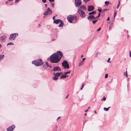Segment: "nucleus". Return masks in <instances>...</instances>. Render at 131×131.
Masks as SVG:
<instances>
[{"mask_svg":"<svg viewBox=\"0 0 131 131\" xmlns=\"http://www.w3.org/2000/svg\"><path fill=\"white\" fill-rule=\"evenodd\" d=\"M86 113H85V114H84V116H86Z\"/></svg>","mask_w":131,"mask_h":131,"instance_id":"62","label":"nucleus"},{"mask_svg":"<svg viewBox=\"0 0 131 131\" xmlns=\"http://www.w3.org/2000/svg\"><path fill=\"white\" fill-rule=\"evenodd\" d=\"M60 117H58L57 118V120H58V119H60Z\"/></svg>","mask_w":131,"mask_h":131,"instance_id":"51","label":"nucleus"},{"mask_svg":"<svg viewBox=\"0 0 131 131\" xmlns=\"http://www.w3.org/2000/svg\"><path fill=\"white\" fill-rule=\"evenodd\" d=\"M75 5L77 7H79L81 4V0H74Z\"/></svg>","mask_w":131,"mask_h":131,"instance_id":"5","label":"nucleus"},{"mask_svg":"<svg viewBox=\"0 0 131 131\" xmlns=\"http://www.w3.org/2000/svg\"><path fill=\"white\" fill-rule=\"evenodd\" d=\"M110 58H109L108 59V60H107V61L108 62H111V61H110Z\"/></svg>","mask_w":131,"mask_h":131,"instance_id":"36","label":"nucleus"},{"mask_svg":"<svg viewBox=\"0 0 131 131\" xmlns=\"http://www.w3.org/2000/svg\"><path fill=\"white\" fill-rule=\"evenodd\" d=\"M99 8H100V9H98V10L99 11V13H100L102 11V9H101V8L100 7H99Z\"/></svg>","mask_w":131,"mask_h":131,"instance_id":"29","label":"nucleus"},{"mask_svg":"<svg viewBox=\"0 0 131 131\" xmlns=\"http://www.w3.org/2000/svg\"><path fill=\"white\" fill-rule=\"evenodd\" d=\"M61 71V69L58 66H57L54 68L52 71Z\"/></svg>","mask_w":131,"mask_h":131,"instance_id":"14","label":"nucleus"},{"mask_svg":"<svg viewBox=\"0 0 131 131\" xmlns=\"http://www.w3.org/2000/svg\"><path fill=\"white\" fill-rule=\"evenodd\" d=\"M54 3H52L51 4V6L53 7H54Z\"/></svg>","mask_w":131,"mask_h":131,"instance_id":"38","label":"nucleus"},{"mask_svg":"<svg viewBox=\"0 0 131 131\" xmlns=\"http://www.w3.org/2000/svg\"><path fill=\"white\" fill-rule=\"evenodd\" d=\"M94 9V7L93 6H89L88 8V11L90 12L93 10Z\"/></svg>","mask_w":131,"mask_h":131,"instance_id":"12","label":"nucleus"},{"mask_svg":"<svg viewBox=\"0 0 131 131\" xmlns=\"http://www.w3.org/2000/svg\"><path fill=\"white\" fill-rule=\"evenodd\" d=\"M67 77V75L66 74L65 75H62L60 77V78L61 79H62L63 78H66Z\"/></svg>","mask_w":131,"mask_h":131,"instance_id":"20","label":"nucleus"},{"mask_svg":"<svg viewBox=\"0 0 131 131\" xmlns=\"http://www.w3.org/2000/svg\"><path fill=\"white\" fill-rule=\"evenodd\" d=\"M47 66L45 64H44L42 66V68L44 69H47Z\"/></svg>","mask_w":131,"mask_h":131,"instance_id":"21","label":"nucleus"},{"mask_svg":"<svg viewBox=\"0 0 131 131\" xmlns=\"http://www.w3.org/2000/svg\"><path fill=\"white\" fill-rule=\"evenodd\" d=\"M88 109L86 110H85V112H87L88 111Z\"/></svg>","mask_w":131,"mask_h":131,"instance_id":"53","label":"nucleus"},{"mask_svg":"<svg viewBox=\"0 0 131 131\" xmlns=\"http://www.w3.org/2000/svg\"><path fill=\"white\" fill-rule=\"evenodd\" d=\"M84 84H82V86H84Z\"/></svg>","mask_w":131,"mask_h":131,"instance_id":"56","label":"nucleus"},{"mask_svg":"<svg viewBox=\"0 0 131 131\" xmlns=\"http://www.w3.org/2000/svg\"><path fill=\"white\" fill-rule=\"evenodd\" d=\"M49 1L50 3H51L52 2H53L54 1V0H49Z\"/></svg>","mask_w":131,"mask_h":131,"instance_id":"35","label":"nucleus"},{"mask_svg":"<svg viewBox=\"0 0 131 131\" xmlns=\"http://www.w3.org/2000/svg\"><path fill=\"white\" fill-rule=\"evenodd\" d=\"M61 19H57L54 20L53 23L56 24H58L61 22Z\"/></svg>","mask_w":131,"mask_h":131,"instance_id":"16","label":"nucleus"},{"mask_svg":"<svg viewBox=\"0 0 131 131\" xmlns=\"http://www.w3.org/2000/svg\"><path fill=\"white\" fill-rule=\"evenodd\" d=\"M98 20H93L92 21V23L94 24H95L96 22H97Z\"/></svg>","mask_w":131,"mask_h":131,"instance_id":"25","label":"nucleus"},{"mask_svg":"<svg viewBox=\"0 0 131 131\" xmlns=\"http://www.w3.org/2000/svg\"><path fill=\"white\" fill-rule=\"evenodd\" d=\"M15 128V126L13 125L7 128V131H12Z\"/></svg>","mask_w":131,"mask_h":131,"instance_id":"10","label":"nucleus"},{"mask_svg":"<svg viewBox=\"0 0 131 131\" xmlns=\"http://www.w3.org/2000/svg\"><path fill=\"white\" fill-rule=\"evenodd\" d=\"M82 9L83 10H86V8L85 6L82 5V6L80 7L79 9H80V10H81Z\"/></svg>","mask_w":131,"mask_h":131,"instance_id":"15","label":"nucleus"},{"mask_svg":"<svg viewBox=\"0 0 131 131\" xmlns=\"http://www.w3.org/2000/svg\"><path fill=\"white\" fill-rule=\"evenodd\" d=\"M120 1H119V2H118V5H120Z\"/></svg>","mask_w":131,"mask_h":131,"instance_id":"55","label":"nucleus"},{"mask_svg":"<svg viewBox=\"0 0 131 131\" xmlns=\"http://www.w3.org/2000/svg\"><path fill=\"white\" fill-rule=\"evenodd\" d=\"M110 17H108L107 18V20L109 21L110 20Z\"/></svg>","mask_w":131,"mask_h":131,"instance_id":"47","label":"nucleus"},{"mask_svg":"<svg viewBox=\"0 0 131 131\" xmlns=\"http://www.w3.org/2000/svg\"><path fill=\"white\" fill-rule=\"evenodd\" d=\"M85 59V58H83V59H82V61H84Z\"/></svg>","mask_w":131,"mask_h":131,"instance_id":"42","label":"nucleus"},{"mask_svg":"<svg viewBox=\"0 0 131 131\" xmlns=\"http://www.w3.org/2000/svg\"><path fill=\"white\" fill-rule=\"evenodd\" d=\"M18 34L17 33H14L11 34L10 36L9 39L14 40L17 36H18Z\"/></svg>","mask_w":131,"mask_h":131,"instance_id":"7","label":"nucleus"},{"mask_svg":"<svg viewBox=\"0 0 131 131\" xmlns=\"http://www.w3.org/2000/svg\"><path fill=\"white\" fill-rule=\"evenodd\" d=\"M69 94H68V95H67L66 97V98L67 99L68 97V96H69Z\"/></svg>","mask_w":131,"mask_h":131,"instance_id":"43","label":"nucleus"},{"mask_svg":"<svg viewBox=\"0 0 131 131\" xmlns=\"http://www.w3.org/2000/svg\"><path fill=\"white\" fill-rule=\"evenodd\" d=\"M77 15H70L68 16L67 17L68 21L70 23H75L76 22L77 19Z\"/></svg>","mask_w":131,"mask_h":131,"instance_id":"2","label":"nucleus"},{"mask_svg":"<svg viewBox=\"0 0 131 131\" xmlns=\"http://www.w3.org/2000/svg\"><path fill=\"white\" fill-rule=\"evenodd\" d=\"M60 73V75H61V74H62L63 73L62 72H59Z\"/></svg>","mask_w":131,"mask_h":131,"instance_id":"60","label":"nucleus"},{"mask_svg":"<svg viewBox=\"0 0 131 131\" xmlns=\"http://www.w3.org/2000/svg\"><path fill=\"white\" fill-rule=\"evenodd\" d=\"M77 12L79 13L80 16L83 18H84L85 16V13L82 10L78 9Z\"/></svg>","mask_w":131,"mask_h":131,"instance_id":"6","label":"nucleus"},{"mask_svg":"<svg viewBox=\"0 0 131 131\" xmlns=\"http://www.w3.org/2000/svg\"><path fill=\"white\" fill-rule=\"evenodd\" d=\"M108 76V74H106L105 76V78H106Z\"/></svg>","mask_w":131,"mask_h":131,"instance_id":"34","label":"nucleus"},{"mask_svg":"<svg viewBox=\"0 0 131 131\" xmlns=\"http://www.w3.org/2000/svg\"><path fill=\"white\" fill-rule=\"evenodd\" d=\"M45 6L46 7H47V4H45Z\"/></svg>","mask_w":131,"mask_h":131,"instance_id":"52","label":"nucleus"},{"mask_svg":"<svg viewBox=\"0 0 131 131\" xmlns=\"http://www.w3.org/2000/svg\"><path fill=\"white\" fill-rule=\"evenodd\" d=\"M83 61H81L79 64V66H80L81 65H82L83 64Z\"/></svg>","mask_w":131,"mask_h":131,"instance_id":"22","label":"nucleus"},{"mask_svg":"<svg viewBox=\"0 0 131 131\" xmlns=\"http://www.w3.org/2000/svg\"><path fill=\"white\" fill-rule=\"evenodd\" d=\"M126 74L125 75V76L126 77H127L128 76V75H127V71H126Z\"/></svg>","mask_w":131,"mask_h":131,"instance_id":"44","label":"nucleus"},{"mask_svg":"<svg viewBox=\"0 0 131 131\" xmlns=\"http://www.w3.org/2000/svg\"><path fill=\"white\" fill-rule=\"evenodd\" d=\"M5 55H0V60L1 61L4 58Z\"/></svg>","mask_w":131,"mask_h":131,"instance_id":"19","label":"nucleus"},{"mask_svg":"<svg viewBox=\"0 0 131 131\" xmlns=\"http://www.w3.org/2000/svg\"><path fill=\"white\" fill-rule=\"evenodd\" d=\"M70 73V71H68V72H65L64 73V74H65L67 75V74H68V73Z\"/></svg>","mask_w":131,"mask_h":131,"instance_id":"30","label":"nucleus"},{"mask_svg":"<svg viewBox=\"0 0 131 131\" xmlns=\"http://www.w3.org/2000/svg\"><path fill=\"white\" fill-rule=\"evenodd\" d=\"M110 108V107H109L107 108H106L105 107H104V109L105 111H107L108 110L109 108Z\"/></svg>","mask_w":131,"mask_h":131,"instance_id":"23","label":"nucleus"},{"mask_svg":"<svg viewBox=\"0 0 131 131\" xmlns=\"http://www.w3.org/2000/svg\"><path fill=\"white\" fill-rule=\"evenodd\" d=\"M8 2H7H7H6V3H8Z\"/></svg>","mask_w":131,"mask_h":131,"instance_id":"64","label":"nucleus"},{"mask_svg":"<svg viewBox=\"0 0 131 131\" xmlns=\"http://www.w3.org/2000/svg\"><path fill=\"white\" fill-rule=\"evenodd\" d=\"M108 9H104L103 11H102V12H105V11H106Z\"/></svg>","mask_w":131,"mask_h":131,"instance_id":"32","label":"nucleus"},{"mask_svg":"<svg viewBox=\"0 0 131 131\" xmlns=\"http://www.w3.org/2000/svg\"><path fill=\"white\" fill-rule=\"evenodd\" d=\"M100 13H99L98 15H97V16H96V17H95V18L96 19V18H97L99 17L100 16Z\"/></svg>","mask_w":131,"mask_h":131,"instance_id":"28","label":"nucleus"},{"mask_svg":"<svg viewBox=\"0 0 131 131\" xmlns=\"http://www.w3.org/2000/svg\"><path fill=\"white\" fill-rule=\"evenodd\" d=\"M19 0H16L15 2H17Z\"/></svg>","mask_w":131,"mask_h":131,"instance_id":"48","label":"nucleus"},{"mask_svg":"<svg viewBox=\"0 0 131 131\" xmlns=\"http://www.w3.org/2000/svg\"><path fill=\"white\" fill-rule=\"evenodd\" d=\"M119 5H118L117 6V8L118 9L119 7Z\"/></svg>","mask_w":131,"mask_h":131,"instance_id":"46","label":"nucleus"},{"mask_svg":"<svg viewBox=\"0 0 131 131\" xmlns=\"http://www.w3.org/2000/svg\"><path fill=\"white\" fill-rule=\"evenodd\" d=\"M83 57V55H82L81 56V58H82Z\"/></svg>","mask_w":131,"mask_h":131,"instance_id":"59","label":"nucleus"},{"mask_svg":"<svg viewBox=\"0 0 131 131\" xmlns=\"http://www.w3.org/2000/svg\"><path fill=\"white\" fill-rule=\"evenodd\" d=\"M62 66L64 67V69H69V65L68 62L66 60H64L62 63Z\"/></svg>","mask_w":131,"mask_h":131,"instance_id":"4","label":"nucleus"},{"mask_svg":"<svg viewBox=\"0 0 131 131\" xmlns=\"http://www.w3.org/2000/svg\"><path fill=\"white\" fill-rule=\"evenodd\" d=\"M2 47V45H1L0 44V48H1Z\"/></svg>","mask_w":131,"mask_h":131,"instance_id":"57","label":"nucleus"},{"mask_svg":"<svg viewBox=\"0 0 131 131\" xmlns=\"http://www.w3.org/2000/svg\"><path fill=\"white\" fill-rule=\"evenodd\" d=\"M124 18H121V20H122V21H124Z\"/></svg>","mask_w":131,"mask_h":131,"instance_id":"50","label":"nucleus"},{"mask_svg":"<svg viewBox=\"0 0 131 131\" xmlns=\"http://www.w3.org/2000/svg\"><path fill=\"white\" fill-rule=\"evenodd\" d=\"M82 89H83V88H82V87H81V89L80 90H82Z\"/></svg>","mask_w":131,"mask_h":131,"instance_id":"63","label":"nucleus"},{"mask_svg":"<svg viewBox=\"0 0 131 131\" xmlns=\"http://www.w3.org/2000/svg\"><path fill=\"white\" fill-rule=\"evenodd\" d=\"M94 112L95 113V114L97 113V112H96V111H94Z\"/></svg>","mask_w":131,"mask_h":131,"instance_id":"54","label":"nucleus"},{"mask_svg":"<svg viewBox=\"0 0 131 131\" xmlns=\"http://www.w3.org/2000/svg\"><path fill=\"white\" fill-rule=\"evenodd\" d=\"M116 14H117V12L116 11H115L114 12V18H115L116 16Z\"/></svg>","mask_w":131,"mask_h":131,"instance_id":"27","label":"nucleus"},{"mask_svg":"<svg viewBox=\"0 0 131 131\" xmlns=\"http://www.w3.org/2000/svg\"><path fill=\"white\" fill-rule=\"evenodd\" d=\"M63 56L62 53L60 51L52 54L50 57V61L51 62L57 63L61 60Z\"/></svg>","mask_w":131,"mask_h":131,"instance_id":"1","label":"nucleus"},{"mask_svg":"<svg viewBox=\"0 0 131 131\" xmlns=\"http://www.w3.org/2000/svg\"><path fill=\"white\" fill-rule=\"evenodd\" d=\"M83 1L85 3H87L90 0H83Z\"/></svg>","mask_w":131,"mask_h":131,"instance_id":"33","label":"nucleus"},{"mask_svg":"<svg viewBox=\"0 0 131 131\" xmlns=\"http://www.w3.org/2000/svg\"><path fill=\"white\" fill-rule=\"evenodd\" d=\"M55 16H54L53 17V20H55Z\"/></svg>","mask_w":131,"mask_h":131,"instance_id":"41","label":"nucleus"},{"mask_svg":"<svg viewBox=\"0 0 131 131\" xmlns=\"http://www.w3.org/2000/svg\"><path fill=\"white\" fill-rule=\"evenodd\" d=\"M6 36H1L0 37V40L2 42H4L6 41Z\"/></svg>","mask_w":131,"mask_h":131,"instance_id":"11","label":"nucleus"},{"mask_svg":"<svg viewBox=\"0 0 131 131\" xmlns=\"http://www.w3.org/2000/svg\"><path fill=\"white\" fill-rule=\"evenodd\" d=\"M13 0H8V1H13Z\"/></svg>","mask_w":131,"mask_h":131,"instance_id":"58","label":"nucleus"},{"mask_svg":"<svg viewBox=\"0 0 131 131\" xmlns=\"http://www.w3.org/2000/svg\"><path fill=\"white\" fill-rule=\"evenodd\" d=\"M97 54V53H96V54ZM95 56L97 57V55H96H96H95Z\"/></svg>","mask_w":131,"mask_h":131,"instance_id":"61","label":"nucleus"},{"mask_svg":"<svg viewBox=\"0 0 131 131\" xmlns=\"http://www.w3.org/2000/svg\"><path fill=\"white\" fill-rule=\"evenodd\" d=\"M42 1L43 3H45L46 2V0H42Z\"/></svg>","mask_w":131,"mask_h":131,"instance_id":"37","label":"nucleus"},{"mask_svg":"<svg viewBox=\"0 0 131 131\" xmlns=\"http://www.w3.org/2000/svg\"><path fill=\"white\" fill-rule=\"evenodd\" d=\"M87 18L88 19L90 20H91V19H96L95 17L93 15H89L87 17Z\"/></svg>","mask_w":131,"mask_h":131,"instance_id":"13","label":"nucleus"},{"mask_svg":"<svg viewBox=\"0 0 131 131\" xmlns=\"http://www.w3.org/2000/svg\"><path fill=\"white\" fill-rule=\"evenodd\" d=\"M106 98L105 97H104L103 98V99L101 100L102 101L103 100L104 101H105L106 100Z\"/></svg>","mask_w":131,"mask_h":131,"instance_id":"31","label":"nucleus"},{"mask_svg":"<svg viewBox=\"0 0 131 131\" xmlns=\"http://www.w3.org/2000/svg\"><path fill=\"white\" fill-rule=\"evenodd\" d=\"M105 4L107 5L110 3L108 1H106L105 2Z\"/></svg>","mask_w":131,"mask_h":131,"instance_id":"26","label":"nucleus"},{"mask_svg":"<svg viewBox=\"0 0 131 131\" xmlns=\"http://www.w3.org/2000/svg\"><path fill=\"white\" fill-rule=\"evenodd\" d=\"M60 23L59 24V25L58 26L59 27H62L63 26V22L61 20V22H60Z\"/></svg>","mask_w":131,"mask_h":131,"instance_id":"17","label":"nucleus"},{"mask_svg":"<svg viewBox=\"0 0 131 131\" xmlns=\"http://www.w3.org/2000/svg\"><path fill=\"white\" fill-rule=\"evenodd\" d=\"M32 63V64H34L36 66L42 65L43 63L42 60L41 59L33 61Z\"/></svg>","mask_w":131,"mask_h":131,"instance_id":"3","label":"nucleus"},{"mask_svg":"<svg viewBox=\"0 0 131 131\" xmlns=\"http://www.w3.org/2000/svg\"><path fill=\"white\" fill-rule=\"evenodd\" d=\"M48 67H49L50 68H52V67L51 66L49 65Z\"/></svg>","mask_w":131,"mask_h":131,"instance_id":"45","label":"nucleus"},{"mask_svg":"<svg viewBox=\"0 0 131 131\" xmlns=\"http://www.w3.org/2000/svg\"><path fill=\"white\" fill-rule=\"evenodd\" d=\"M14 45V44L12 42H10L9 43H8L7 45V46H8L9 45Z\"/></svg>","mask_w":131,"mask_h":131,"instance_id":"24","label":"nucleus"},{"mask_svg":"<svg viewBox=\"0 0 131 131\" xmlns=\"http://www.w3.org/2000/svg\"><path fill=\"white\" fill-rule=\"evenodd\" d=\"M129 56L130 57H131V52H130L129 53Z\"/></svg>","mask_w":131,"mask_h":131,"instance_id":"49","label":"nucleus"},{"mask_svg":"<svg viewBox=\"0 0 131 131\" xmlns=\"http://www.w3.org/2000/svg\"><path fill=\"white\" fill-rule=\"evenodd\" d=\"M46 64H45L48 67L49 65L48 64V62H46Z\"/></svg>","mask_w":131,"mask_h":131,"instance_id":"40","label":"nucleus"},{"mask_svg":"<svg viewBox=\"0 0 131 131\" xmlns=\"http://www.w3.org/2000/svg\"><path fill=\"white\" fill-rule=\"evenodd\" d=\"M96 12L95 11H93L92 12L89 13V15H91L92 14H94L96 13Z\"/></svg>","mask_w":131,"mask_h":131,"instance_id":"18","label":"nucleus"},{"mask_svg":"<svg viewBox=\"0 0 131 131\" xmlns=\"http://www.w3.org/2000/svg\"><path fill=\"white\" fill-rule=\"evenodd\" d=\"M52 13L51 10L49 8H48L46 12L44 13L43 14L44 15H47L49 14Z\"/></svg>","mask_w":131,"mask_h":131,"instance_id":"9","label":"nucleus"},{"mask_svg":"<svg viewBox=\"0 0 131 131\" xmlns=\"http://www.w3.org/2000/svg\"><path fill=\"white\" fill-rule=\"evenodd\" d=\"M54 77H53V79L54 80H57L58 78V77L60 76V73L59 72L57 73H54Z\"/></svg>","mask_w":131,"mask_h":131,"instance_id":"8","label":"nucleus"},{"mask_svg":"<svg viewBox=\"0 0 131 131\" xmlns=\"http://www.w3.org/2000/svg\"><path fill=\"white\" fill-rule=\"evenodd\" d=\"M101 28H100L98 29H97V31H100L101 30Z\"/></svg>","mask_w":131,"mask_h":131,"instance_id":"39","label":"nucleus"}]
</instances>
